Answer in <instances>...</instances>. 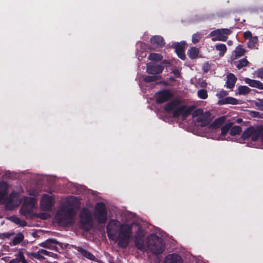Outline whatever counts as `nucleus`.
Segmentation results:
<instances>
[{"label": "nucleus", "instance_id": "1", "mask_svg": "<svg viewBox=\"0 0 263 263\" xmlns=\"http://www.w3.org/2000/svg\"><path fill=\"white\" fill-rule=\"evenodd\" d=\"M76 212L72 206H62L56 214L58 223L64 226H72Z\"/></svg>", "mask_w": 263, "mask_h": 263}, {"label": "nucleus", "instance_id": "2", "mask_svg": "<svg viewBox=\"0 0 263 263\" xmlns=\"http://www.w3.org/2000/svg\"><path fill=\"white\" fill-rule=\"evenodd\" d=\"M153 100L152 109L160 119L164 121V87L154 95Z\"/></svg>", "mask_w": 263, "mask_h": 263}, {"label": "nucleus", "instance_id": "3", "mask_svg": "<svg viewBox=\"0 0 263 263\" xmlns=\"http://www.w3.org/2000/svg\"><path fill=\"white\" fill-rule=\"evenodd\" d=\"M80 225L82 229L88 231L93 226L92 218L90 212L86 208L83 209L80 213Z\"/></svg>", "mask_w": 263, "mask_h": 263}, {"label": "nucleus", "instance_id": "4", "mask_svg": "<svg viewBox=\"0 0 263 263\" xmlns=\"http://www.w3.org/2000/svg\"><path fill=\"white\" fill-rule=\"evenodd\" d=\"M95 217L99 224L106 223L107 218V211L105 204L99 202L96 204Z\"/></svg>", "mask_w": 263, "mask_h": 263}, {"label": "nucleus", "instance_id": "5", "mask_svg": "<svg viewBox=\"0 0 263 263\" xmlns=\"http://www.w3.org/2000/svg\"><path fill=\"white\" fill-rule=\"evenodd\" d=\"M149 247L152 252L155 255H159L163 252V245L160 238L156 234L150 235Z\"/></svg>", "mask_w": 263, "mask_h": 263}, {"label": "nucleus", "instance_id": "6", "mask_svg": "<svg viewBox=\"0 0 263 263\" xmlns=\"http://www.w3.org/2000/svg\"><path fill=\"white\" fill-rule=\"evenodd\" d=\"M232 31L227 28L217 29L211 31L209 36L212 37V41L226 42L227 41L228 35L231 34Z\"/></svg>", "mask_w": 263, "mask_h": 263}, {"label": "nucleus", "instance_id": "7", "mask_svg": "<svg viewBox=\"0 0 263 263\" xmlns=\"http://www.w3.org/2000/svg\"><path fill=\"white\" fill-rule=\"evenodd\" d=\"M120 222L117 219H110L106 226V233L109 238L116 236L120 230Z\"/></svg>", "mask_w": 263, "mask_h": 263}, {"label": "nucleus", "instance_id": "8", "mask_svg": "<svg viewBox=\"0 0 263 263\" xmlns=\"http://www.w3.org/2000/svg\"><path fill=\"white\" fill-rule=\"evenodd\" d=\"M40 204L43 210L50 211L54 205V198L52 196L44 194Z\"/></svg>", "mask_w": 263, "mask_h": 263}, {"label": "nucleus", "instance_id": "9", "mask_svg": "<svg viewBox=\"0 0 263 263\" xmlns=\"http://www.w3.org/2000/svg\"><path fill=\"white\" fill-rule=\"evenodd\" d=\"M186 46V42L182 41L180 42L173 43L171 45V47L175 49V51L178 58L182 60H185L186 59L185 54V48Z\"/></svg>", "mask_w": 263, "mask_h": 263}, {"label": "nucleus", "instance_id": "10", "mask_svg": "<svg viewBox=\"0 0 263 263\" xmlns=\"http://www.w3.org/2000/svg\"><path fill=\"white\" fill-rule=\"evenodd\" d=\"M134 223L132 224L123 223L120 224V230L118 232L119 236L122 237V239H130L132 236V228Z\"/></svg>", "mask_w": 263, "mask_h": 263}, {"label": "nucleus", "instance_id": "11", "mask_svg": "<svg viewBox=\"0 0 263 263\" xmlns=\"http://www.w3.org/2000/svg\"><path fill=\"white\" fill-rule=\"evenodd\" d=\"M72 247L76 250L79 253H80L84 258L97 262H99V260L97 258L95 255H93L90 252L87 251V250L82 248L81 247L77 246L75 245H72Z\"/></svg>", "mask_w": 263, "mask_h": 263}, {"label": "nucleus", "instance_id": "12", "mask_svg": "<svg viewBox=\"0 0 263 263\" xmlns=\"http://www.w3.org/2000/svg\"><path fill=\"white\" fill-rule=\"evenodd\" d=\"M161 79V77L159 75H153L152 76H145L143 77V81L146 83H152L155 82V86L159 85H164V80H161L160 81H158Z\"/></svg>", "mask_w": 263, "mask_h": 263}, {"label": "nucleus", "instance_id": "13", "mask_svg": "<svg viewBox=\"0 0 263 263\" xmlns=\"http://www.w3.org/2000/svg\"><path fill=\"white\" fill-rule=\"evenodd\" d=\"M163 67L161 65L158 64H148L146 66V72L153 75H157L162 72Z\"/></svg>", "mask_w": 263, "mask_h": 263}, {"label": "nucleus", "instance_id": "14", "mask_svg": "<svg viewBox=\"0 0 263 263\" xmlns=\"http://www.w3.org/2000/svg\"><path fill=\"white\" fill-rule=\"evenodd\" d=\"M211 113L207 111L197 117L196 121L198 123H200V125L201 127L206 126L209 125L211 122Z\"/></svg>", "mask_w": 263, "mask_h": 263}, {"label": "nucleus", "instance_id": "15", "mask_svg": "<svg viewBox=\"0 0 263 263\" xmlns=\"http://www.w3.org/2000/svg\"><path fill=\"white\" fill-rule=\"evenodd\" d=\"M263 125H259L256 128L251 126V139L253 141H257L259 138L261 139Z\"/></svg>", "mask_w": 263, "mask_h": 263}, {"label": "nucleus", "instance_id": "16", "mask_svg": "<svg viewBox=\"0 0 263 263\" xmlns=\"http://www.w3.org/2000/svg\"><path fill=\"white\" fill-rule=\"evenodd\" d=\"M34 208L23 203L20 212L27 218H32L33 217L32 211Z\"/></svg>", "mask_w": 263, "mask_h": 263}, {"label": "nucleus", "instance_id": "17", "mask_svg": "<svg viewBox=\"0 0 263 263\" xmlns=\"http://www.w3.org/2000/svg\"><path fill=\"white\" fill-rule=\"evenodd\" d=\"M181 103V100L179 98H175L170 103L165 105V112H170L177 108Z\"/></svg>", "mask_w": 263, "mask_h": 263}, {"label": "nucleus", "instance_id": "18", "mask_svg": "<svg viewBox=\"0 0 263 263\" xmlns=\"http://www.w3.org/2000/svg\"><path fill=\"white\" fill-rule=\"evenodd\" d=\"M239 104L238 100L231 97H227L218 101L217 104L222 105L224 104L237 105Z\"/></svg>", "mask_w": 263, "mask_h": 263}, {"label": "nucleus", "instance_id": "19", "mask_svg": "<svg viewBox=\"0 0 263 263\" xmlns=\"http://www.w3.org/2000/svg\"><path fill=\"white\" fill-rule=\"evenodd\" d=\"M165 263H183V261L179 255L172 254L165 257Z\"/></svg>", "mask_w": 263, "mask_h": 263}, {"label": "nucleus", "instance_id": "20", "mask_svg": "<svg viewBox=\"0 0 263 263\" xmlns=\"http://www.w3.org/2000/svg\"><path fill=\"white\" fill-rule=\"evenodd\" d=\"M165 250L168 252H171L176 246V241L173 238L169 237L168 235L165 233Z\"/></svg>", "mask_w": 263, "mask_h": 263}, {"label": "nucleus", "instance_id": "21", "mask_svg": "<svg viewBox=\"0 0 263 263\" xmlns=\"http://www.w3.org/2000/svg\"><path fill=\"white\" fill-rule=\"evenodd\" d=\"M245 82L251 87L263 90V84L259 81L247 78H245Z\"/></svg>", "mask_w": 263, "mask_h": 263}, {"label": "nucleus", "instance_id": "22", "mask_svg": "<svg viewBox=\"0 0 263 263\" xmlns=\"http://www.w3.org/2000/svg\"><path fill=\"white\" fill-rule=\"evenodd\" d=\"M8 185L5 181L0 183V204L8 193Z\"/></svg>", "mask_w": 263, "mask_h": 263}, {"label": "nucleus", "instance_id": "23", "mask_svg": "<svg viewBox=\"0 0 263 263\" xmlns=\"http://www.w3.org/2000/svg\"><path fill=\"white\" fill-rule=\"evenodd\" d=\"M8 185L5 181L0 183V204L8 193Z\"/></svg>", "mask_w": 263, "mask_h": 263}, {"label": "nucleus", "instance_id": "24", "mask_svg": "<svg viewBox=\"0 0 263 263\" xmlns=\"http://www.w3.org/2000/svg\"><path fill=\"white\" fill-rule=\"evenodd\" d=\"M59 242L55 239L49 238L45 241L42 242L40 246L43 248L48 249H53L55 245H59Z\"/></svg>", "mask_w": 263, "mask_h": 263}, {"label": "nucleus", "instance_id": "25", "mask_svg": "<svg viewBox=\"0 0 263 263\" xmlns=\"http://www.w3.org/2000/svg\"><path fill=\"white\" fill-rule=\"evenodd\" d=\"M237 78L233 73H229L227 76V80L226 81V87L228 88L232 89L234 88Z\"/></svg>", "mask_w": 263, "mask_h": 263}, {"label": "nucleus", "instance_id": "26", "mask_svg": "<svg viewBox=\"0 0 263 263\" xmlns=\"http://www.w3.org/2000/svg\"><path fill=\"white\" fill-rule=\"evenodd\" d=\"M195 108L194 106H186L184 105V108L182 111V120H185L191 114L193 110Z\"/></svg>", "mask_w": 263, "mask_h": 263}, {"label": "nucleus", "instance_id": "27", "mask_svg": "<svg viewBox=\"0 0 263 263\" xmlns=\"http://www.w3.org/2000/svg\"><path fill=\"white\" fill-rule=\"evenodd\" d=\"M199 49L196 47H192L188 50L187 54L191 59H195L198 57Z\"/></svg>", "mask_w": 263, "mask_h": 263}, {"label": "nucleus", "instance_id": "28", "mask_svg": "<svg viewBox=\"0 0 263 263\" xmlns=\"http://www.w3.org/2000/svg\"><path fill=\"white\" fill-rule=\"evenodd\" d=\"M163 39L162 37L156 35L152 37L151 39V43L155 47H159L163 44Z\"/></svg>", "mask_w": 263, "mask_h": 263}, {"label": "nucleus", "instance_id": "29", "mask_svg": "<svg viewBox=\"0 0 263 263\" xmlns=\"http://www.w3.org/2000/svg\"><path fill=\"white\" fill-rule=\"evenodd\" d=\"M225 117L222 116L216 119L211 124L210 127L213 128H217L221 126L224 123Z\"/></svg>", "mask_w": 263, "mask_h": 263}, {"label": "nucleus", "instance_id": "30", "mask_svg": "<svg viewBox=\"0 0 263 263\" xmlns=\"http://www.w3.org/2000/svg\"><path fill=\"white\" fill-rule=\"evenodd\" d=\"M24 236L22 233H17L13 238L12 242L10 244L11 246H16L20 243L24 239Z\"/></svg>", "mask_w": 263, "mask_h": 263}, {"label": "nucleus", "instance_id": "31", "mask_svg": "<svg viewBox=\"0 0 263 263\" xmlns=\"http://www.w3.org/2000/svg\"><path fill=\"white\" fill-rule=\"evenodd\" d=\"M232 125V122H229L222 127L221 133V138L222 140L225 139V136L229 130L230 131V129Z\"/></svg>", "mask_w": 263, "mask_h": 263}, {"label": "nucleus", "instance_id": "32", "mask_svg": "<svg viewBox=\"0 0 263 263\" xmlns=\"http://www.w3.org/2000/svg\"><path fill=\"white\" fill-rule=\"evenodd\" d=\"M249 64V62L246 58H243L238 61L234 62V64L238 69H240L244 67L247 66Z\"/></svg>", "mask_w": 263, "mask_h": 263}, {"label": "nucleus", "instance_id": "33", "mask_svg": "<svg viewBox=\"0 0 263 263\" xmlns=\"http://www.w3.org/2000/svg\"><path fill=\"white\" fill-rule=\"evenodd\" d=\"M215 49L216 50L219 51V56L222 57L227 52V47L224 44H218L215 45Z\"/></svg>", "mask_w": 263, "mask_h": 263}, {"label": "nucleus", "instance_id": "34", "mask_svg": "<svg viewBox=\"0 0 263 263\" xmlns=\"http://www.w3.org/2000/svg\"><path fill=\"white\" fill-rule=\"evenodd\" d=\"M23 203L34 209L37 203V200L35 197H26Z\"/></svg>", "mask_w": 263, "mask_h": 263}, {"label": "nucleus", "instance_id": "35", "mask_svg": "<svg viewBox=\"0 0 263 263\" xmlns=\"http://www.w3.org/2000/svg\"><path fill=\"white\" fill-rule=\"evenodd\" d=\"M144 236V230L140 226H138V229L135 235V240H143Z\"/></svg>", "mask_w": 263, "mask_h": 263}, {"label": "nucleus", "instance_id": "36", "mask_svg": "<svg viewBox=\"0 0 263 263\" xmlns=\"http://www.w3.org/2000/svg\"><path fill=\"white\" fill-rule=\"evenodd\" d=\"M250 91L251 89L247 86L241 85L238 88V93L240 95H246Z\"/></svg>", "mask_w": 263, "mask_h": 263}, {"label": "nucleus", "instance_id": "37", "mask_svg": "<svg viewBox=\"0 0 263 263\" xmlns=\"http://www.w3.org/2000/svg\"><path fill=\"white\" fill-rule=\"evenodd\" d=\"M257 44L258 37L255 36L251 37V39H249L247 44V46L250 49H253L255 47L256 45H257Z\"/></svg>", "mask_w": 263, "mask_h": 263}, {"label": "nucleus", "instance_id": "38", "mask_svg": "<svg viewBox=\"0 0 263 263\" xmlns=\"http://www.w3.org/2000/svg\"><path fill=\"white\" fill-rule=\"evenodd\" d=\"M130 239H122V237L119 236L118 246L122 248H126L129 241Z\"/></svg>", "mask_w": 263, "mask_h": 263}, {"label": "nucleus", "instance_id": "39", "mask_svg": "<svg viewBox=\"0 0 263 263\" xmlns=\"http://www.w3.org/2000/svg\"><path fill=\"white\" fill-rule=\"evenodd\" d=\"M246 52V50L243 49L242 46L239 45L237 46L234 50V53L235 57L238 58L242 56Z\"/></svg>", "mask_w": 263, "mask_h": 263}, {"label": "nucleus", "instance_id": "40", "mask_svg": "<svg viewBox=\"0 0 263 263\" xmlns=\"http://www.w3.org/2000/svg\"><path fill=\"white\" fill-rule=\"evenodd\" d=\"M242 132V128L240 126H234L233 127L231 126L230 134L231 136H235L240 134Z\"/></svg>", "mask_w": 263, "mask_h": 263}, {"label": "nucleus", "instance_id": "41", "mask_svg": "<svg viewBox=\"0 0 263 263\" xmlns=\"http://www.w3.org/2000/svg\"><path fill=\"white\" fill-rule=\"evenodd\" d=\"M163 58V56L159 53H151L148 56V59L153 61H160Z\"/></svg>", "mask_w": 263, "mask_h": 263}, {"label": "nucleus", "instance_id": "42", "mask_svg": "<svg viewBox=\"0 0 263 263\" xmlns=\"http://www.w3.org/2000/svg\"><path fill=\"white\" fill-rule=\"evenodd\" d=\"M184 108V105L178 107L177 108L174 110L173 112V117L174 118H178L180 116H182V111Z\"/></svg>", "mask_w": 263, "mask_h": 263}, {"label": "nucleus", "instance_id": "43", "mask_svg": "<svg viewBox=\"0 0 263 263\" xmlns=\"http://www.w3.org/2000/svg\"><path fill=\"white\" fill-rule=\"evenodd\" d=\"M202 38V34L200 32H196L192 36V41L193 44H196L199 42Z\"/></svg>", "mask_w": 263, "mask_h": 263}, {"label": "nucleus", "instance_id": "44", "mask_svg": "<svg viewBox=\"0 0 263 263\" xmlns=\"http://www.w3.org/2000/svg\"><path fill=\"white\" fill-rule=\"evenodd\" d=\"M198 97L201 99H205L208 98V92L205 89H201L198 91Z\"/></svg>", "mask_w": 263, "mask_h": 263}, {"label": "nucleus", "instance_id": "45", "mask_svg": "<svg viewBox=\"0 0 263 263\" xmlns=\"http://www.w3.org/2000/svg\"><path fill=\"white\" fill-rule=\"evenodd\" d=\"M251 137V127L247 128L242 134L241 138L243 140H246Z\"/></svg>", "mask_w": 263, "mask_h": 263}, {"label": "nucleus", "instance_id": "46", "mask_svg": "<svg viewBox=\"0 0 263 263\" xmlns=\"http://www.w3.org/2000/svg\"><path fill=\"white\" fill-rule=\"evenodd\" d=\"M135 243L138 250L142 251L144 249L143 240H135Z\"/></svg>", "mask_w": 263, "mask_h": 263}, {"label": "nucleus", "instance_id": "47", "mask_svg": "<svg viewBox=\"0 0 263 263\" xmlns=\"http://www.w3.org/2000/svg\"><path fill=\"white\" fill-rule=\"evenodd\" d=\"M203 113L204 112L203 109L201 108H198L196 109H194L193 111L192 112V115L193 118H195L199 117V116L202 115V114H203Z\"/></svg>", "mask_w": 263, "mask_h": 263}, {"label": "nucleus", "instance_id": "48", "mask_svg": "<svg viewBox=\"0 0 263 263\" xmlns=\"http://www.w3.org/2000/svg\"><path fill=\"white\" fill-rule=\"evenodd\" d=\"M228 95V92L224 90H221L219 91H218L217 94L216 96L217 97L220 99H222L223 98H224L225 97Z\"/></svg>", "mask_w": 263, "mask_h": 263}, {"label": "nucleus", "instance_id": "49", "mask_svg": "<svg viewBox=\"0 0 263 263\" xmlns=\"http://www.w3.org/2000/svg\"><path fill=\"white\" fill-rule=\"evenodd\" d=\"M14 235V232L0 233V239H4L5 238H9L11 236H13Z\"/></svg>", "mask_w": 263, "mask_h": 263}, {"label": "nucleus", "instance_id": "50", "mask_svg": "<svg viewBox=\"0 0 263 263\" xmlns=\"http://www.w3.org/2000/svg\"><path fill=\"white\" fill-rule=\"evenodd\" d=\"M171 73L174 74L175 78H179L181 77V73L178 69L173 67V68H171Z\"/></svg>", "mask_w": 263, "mask_h": 263}, {"label": "nucleus", "instance_id": "51", "mask_svg": "<svg viewBox=\"0 0 263 263\" xmlns=\"http://www.w3.org/2000/svg\"><path fill=\"white\" fill-rule=\"evenodd\" d=\"M18 261V263L21 262L22 263H29L25 259L24 255L23 253L20 252L18 254V259H16Z\"/></svg>", "mask_w": 263, "mask_h": 263}, {"label": "nucleus", "instance_id": "52", "mask_svg": "<svg viewBox=\"0 0 263 263\" xmlns=\"http://www.w3.org/2000/svg\"><path fill=\"white\" fill-rule=\"evenodd\" d=\"M173 94L169 90L165 89V101L172 98L173 97Z\"/></svg>", "mask_w": 263, "mask_h": 263}, {"label": "nucleus", "instance_id": "53", "mask_svg": "<svg viewBox=\"0 0 263 263\" xmlns=\"http://www.w3.org/2000/svg\"><path fill=\"white\" fill-rule=\"evenodd\" d=\"M258 101L255 102V105L257 106L260 110H263V103L261 102V99H258Z\"/></svg>", "mask_w": 263, "mask_h": 263}, {"label": "nucleus", "instance_id": "54", "mask_svg": "<svg viewBox=\"0 0 263 263\" xmlns=\"http://www.w3.org/2000/svg\"><path fill=\"white\" fill-rule=\"evenodd\" d=\"M10 219L17 224H18L21 221V219L20 218L15 216L10 217Z\"/></svg>", "mask_w": 263, "mask_h": 263}, {"label": "nucleus", "instance_id": "55", "mask_svg": "<svg viewBox=\"0 0 263 263\" xmlns=\"http://www.w3.org/2000/svg\"><path fill=\"white\" fill-rule=\"evenodd\" d=\"M257 77L263 79V68H259L257 70Z\"/></svg>", "mask_w": 263, "mask_h": 263}, {"label": "nucleus", "instance_id": "56", "mask_svg": "<svg viewBox=\"0 0 263 263\" xmlns=\"http://www.w3.org/2000/svg\"><path fill=\"white\" fill-rule=\"evenodd\" d=\"M175 78L173 76H170L168 78V80L172 81V82H168V81H165V86L168 85H171L172 83H174V82L176 81Z\"/></svg>", "mask_w": 263, "mask_h": 263}, {"label": "nucleus", "instance_id": "57", "mask_svg": "<svg viewBox=\"0 0 263 263\" xmlns=\"http://www.w3.org/2000/svg\"><path fill=\"white\" fill-rule=\"evenodd\" d=\"M243 36L246 39H251V37H253L252 36V33L250 31H247L243 33Z\"/></svg>", "mask_w": 263, "mask_h": 263}, {"label": "nucleus", "instance_id": "58", "mask_svg": "<svg viewBox=\"0 0 263 263\" xmlns=\"http://www.w3.org/2000/svg\"><path fill=\"white\" fill-rule=\"evenodd\" d=\"M40 252L39 251L36 253H31V255L35 258H40L41 255L40 254Z\"/></svg>", "mask_w": 263, "mask_h": 263}, {"label": "nucleus", "instance_id": "59", "mask_svg": "<svg viewBox=\"0 0 263 263\" xmlns=\"http://www.w3.org/2000/svg\"><path fill=\"white\" fill-rule=\"evenodd\" d=\"M165 68L167 70V69L170 67H171L172 65L173 64L172 63V62L171 61H166L165 60Z\"/></svg>", "mask_w": 263, "mask_h": 263}, {"label": "nucleus", "instance_id": "60", "mask_svg": "<svg viewBox=\"0 0 263 263\" xmlns=\"http://www.w3.org/2000/svg\"><path fill=\"white\" fill-rule=\"evenodd\" d=\"M21 227H25L27 226V222L24 220L21 219L20 223H18Z\"/></svg>", "mask_w": 263, "mask_h": 263}, {"label": "nucleus", "instance_id": "61", "mask_svg": "<svg viewBox=\"0 0 263 263\" xmlns=\"http://www.w3.org/2000/svg\"><path fill=\"white\" fill-rule=\"evenodd\" d=\"M39 252H40V253H43L44 255H47L48 254V252L47 251H46V250H44V249L40 250Z\"/></svg>", "mask_w": 263, "mask_h": 263}, {"label": "nucleus", "instance_id": "62", "mask_svg": "<svg viewBox=\"0 0 263 263\" xmlns=\"http://www.w3.org/2000/svg\"><path fill=\"white\" fill-rule=\"evenodd\" d=\"M203 70L204 72H207L209 70V66L208 65H207L206 66H204L203 67Z\"/></svg>", "mask_w": 263, "mask_h": 263}, {"label": "nucleus", "instance_id": "63", "mask_svg": "<svg viewBox=\"0 0 263 263\" xmlns=\"http://www.w3.org/2000/svg\"><path fill=\"white\" fill-rule=\"evenodd\" d=\"M9 263H18V261L16 259H11Z\"/></svg>", "mask_w": 263, "mask_h": 263}, {"label": "nucleus", "instance_id": "64", "mask_svg": "<svg viewBox=\"0 0 263 263\" xmlns=\"http://www.w3.org/2000/svg\"><path fill=\"white\" fill-rule=\"evenodd\" d=\"M40 218L43 219H45L46 218L44 216V215L43 214V215L40 216Z\"/></svg>", "mask_w": 263, "mask_h": 263}]
</instances>
